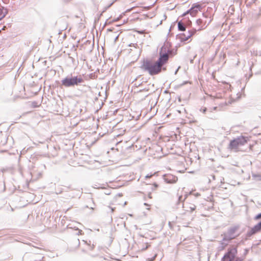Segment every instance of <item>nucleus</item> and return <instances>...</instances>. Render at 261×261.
<instances>
[{
	"instance_id": "obj_17",
	"label": "nucleus",
	"mask_w": 261,
	"mask_h": 261,
	"mask_svg": "<svg viewBox=\"0 0 261 261\" xmlns=\"http://www.w3.org/2000/svg\"><path fill=\"white\" fill-rule=\"evenodd\" d=\"M206 108L203 109L202 110V112L204 113L206 112Z\"/></svg>"
},
{
	"instance_id": "obj_12",
	"label": "nucleus",
	"mask_w": 261,
	"mask_h": 261,
	"mask_svg": "<svg viewBox=\"0 0 261 261\" xmlns=\"http://www.w3.org/2000/svg\"><path fill=\"white\" fill-rule=\"evenodd\" d=\"M75 247L72 248H71V250L73 251L75 250L76 248L79 247L80 245V240L78 239L74 243Z\"/></svg>"
},
{
	"instance_id": "obj_11",
	"label": "nucleus",
	"mask_w": 261,
	"mask_h": 261,
	"mask_svg": "<svg viewBox=\"0 0 261 261\" xmlns=\"http://www.w3.org/2000/svg\"><path fill=\"white\" fill-rule=\"evenodd\" d=\"M178 28L180 31H185L186 30V28L184 27L183 23L180 21L178 22Z\"/></svg>"
},
{
	"instance_id": "obj_2",
	"label": "nucleus",
	"mask_w": 261,
	"mask_h": 261,
	"mask_svg": "<svg viewBox=\"0 0 261 261\" xmlns=\"http://www.w3.org/2000/svg\"><path fill=\"white\" fill-rule=\"evenodd\" d=\"M241 234L240 230V226L234 225L230 227L227 231L225 232L222 236L224 241H229L239 237Z\"/></svg>"
},
{
	"instance_id": "obj_24",
	"label": "nucleus",
	"mask_w": 261,
	"mask_h": 261,
	"mask_svg": "<svg viewBox=\"0 0 261 261\" xmlns=\"http://www.w3.org/2000/svg\"><path fill=\"white\" fill-rule=\"evenodd\" d=\"M212 20V19H211L210 20V22H211Z\"/></svg>"
},
{
	"instance_id": "obj_15",
	"label": "nucleus",
	"mask_w": 261,
	"mask_h": 261,
	"mask_svg": "<svg viewBox=\"0 0 261 261\" xmlns=\"http://www.w3.org/2000/svg\"><path fill=\"white\" fill-rule=\"evenodd\" d=\"M261 219V213L258 214V215H257L255 217V218H254L255 220H258V219Z\"/></svg>"
},
{
	"instance_id": "obj_19",
	"label": "nucleus",
	"mask_w": 261,
	"mask_h": 261,
	"mask_svg": "<svg viewBox=\"0 0 261 261\" xmlns=\"http://www.w3.org/2000/svg\"><path fill=\"white\" fill-rule=\"evenodd\" d=\"M144 205H146V206H149V204H148L147 203H144Z\"/></svg>"
},
{
	"instance_id": "obj_25",
	"label": "nucleus",
	"mask_w": 261,
	"mask_h": 261,
	"mask_svg": "<svg viewBox=\"0 0 261 261\" xmlns=\"http://www.w3.org/2000/svg\"><path fill=\"white\" fill-rule=\"evenodd\" d=\"M112 211L113 212L114 211V209L113 208H112Z\"/></svg>"
},
{
	"instance_id": "obj_22",
	"label": "nucleus",
	"mask_w": 261,
	"mask_h": 261,
	"mask_svg": "<svg viewBox=\"0 0 261 261\" xmlns=\"http://www.w3.org/2000/svg\"><path fill=\"white\" fill-rule=\"evenodd\" d=\"M163 70H166V68H163Z\"/></svg>"
},
{
	"instance_id": "obj_6",
	"label": "nucleus",
	"mask_w": 261,
	"mask_h": 261,
	"mask_svg": "<svg viewBox=\"0 0 261 261\" xmlns=\"http://www.w3.org/2000/svg\"><path fill=\"white\" fill-rule=\"evenodd\" d=\"M261 231V221L251 227L247 232L248 237Z\"/></svg>"
},
{
	"instance_id": "obj_3",
	"label": "nucleus",
	"mask_w": 261,
	"mask_h": 261,
	"mask_svg": "<svg viewBox=\"0 0 261 261\" xmlns=\"http://www.w3.org/2000/svg\"><path fill=\"white\" fill-rule=\"evenodd\" d=\"M249 140L248 137L241 136L231 140L229 144V148L238 151L239 147L246 144Z\"/></svg>"
},
{
	"instance_id": "obj_14",
	"label": "nucleus",
	"mask_w": 261,
	"mask_h": 261,
	"mask_svg": "<svg viewBox=\"0 0 261 261\" xmlns=\"http://www.w3.org/2000/svg\"><path fill=\"white\" fill-rule=\"evenodd\" d=\"M203 23V21L201 19H198L196 21V23L198 25L200 26Z\"/></svg>"
},
{
	"instance_id": "obj_4",
	"label": "nucleus",
	"mask_w": 261,
	"mask_h": 261,
	"mask_svg": "<svg viewBox=\"0 0 261 261\" xmlns=\"http://www.w3.org/2000/svg\"><path fill=\"white\" fill-rule=\"evenodd\" d=\"M237 253V249L236 248H230L228 250L223 258L222 261H243V260L239 257L235 258V256Z\"/></svg>"
},
{
	"instance_id": "obj_5",
	"label": "nucleus",
	"mask_w": 261,
	"mask_h": 261,
	"mask_svg": "<svg viewBox=\"0 0 261 261\" xmlns=\"http://www.w3.org/2000/svg\"><path fill=\"white\" fill-rule=\"evenodd\" d=\"M81 82L82 79L80 78L77 79V77H66L62 81V83L65 87H70L77 85L78 83Z\"/></svg>"
},
{
	"instance_id": "obj_18",
	"label": "nucleus",
	"mask_w": 261,
	"mask_h": 261,
	"mask_svg": "<svg viewBox=\"0 0 261 261\" xmlns=\"http://www.w3.org/2000/svg\"><path fill=\"white\" fill-rule=\"evenodd\" d=\"M189 13H187V11L186 12H185L184 14H183V16H185L187 14H189Z\"/></svg>"
},
{
	"instance_id": "obj_10",
	"label": "nucleus",
	"mask_w": 261,
	"mask_h": 261,
	"mask_svg": "<svg viewBox=\"0 0 261 261\" xmlns=\"http://www.w3.org/2000/svg\"><path fill=\"white\" fill-rule=\"evenodd\" d=\"M187 209H189V211L192 212L196 209V205L193 203H188L186 204L185 206Z\"/></svg>"
},
{
	"instance_id": "obj_23",
	"label": "nucleus",
	"mask_w": 261,
	"mask_h": 261,
	"mask_svg": "<svg viewBox=\"0 0 261 261\" xmlns=\"http://www.w3.org/2000/svg\"><path fill=\"white\" fill-rule=\"evenodd\" d=\"M154 186H155V187H158V186L156 184H154Z\"/></svg>"
},
{
	"instance_id": "obj_21",
	"label": "nucleus",
	"mask_w": 261,
	"mask_h": 261,
	"mask_svg": "<svg viewBox=\"0 0 261 261\" xmlns=\"http://www.w3.org/2000/svg\"><path fill=\"white\" fill-rule=\"evenodd\" d=\"M203 15L205 17H207V16L206 15H205L204 14H203Z\"/></svg>"
},
{
	"instance_id": "obj_7",
	"label": "nucleus",
	"mask_w": 261,
	"mask_h": 261,
	"mask_svg": "<svg viewBox=\"0 0 261 261\" xmlns=\"http://www.w3.org/2000/svg\"><path fill=\"white\" fill-rule=\"evenodd\" d=\"M201 10V5L195 3L194 4L192 7V8L187 11V13H189L190 15L194 17L198 13V11H200Z\"/></svg>"
},
{
	"instance_id": "obj_16",
	"label": "nucleus",
	"mask_w": 261,
	"mask_h": 261,
	"mask_svg": "<svg viewBox=\"0 0 261 261\" xmlns=\"http://www.w3.org/2000/svg\"><path fill=\"white\" fill-rule=\"evenodd\" d=\"M76 230L77 231V232L76 233V234L77 235H80V234H81V230L79 229H77Z\"/></svg>"
},
{
	"instance_id": "obj_9",
	"label": "nucleus",
	"mask_w": 261,
	"mask_h": 261,
	"mask_svg": "<svg viewBox=\"0 0 261 261\" xmlns=\"http://www.w3.org/2000/svg\"><path fill=\"white\" fill-rule=\"evenodd\" d=\"M7 13L8 10L7 9L4 7H0V20L4 18Z\"/></svg>"
},
{
	"instance_id": "obj_1",
	"label": "nucleus",
	"mask_w": 261,
	"mask_h": 261,
	"mask_svg": "<svg viewBox=\"0 0 261 261\" xmlns=\"http://www.w3.org/2000/svg\"><path fill=\"white\" fill-rule=\"evenodd\" d=\"M169 54L170 51L167 50L165 47L163 46L159 53L158 60L154 63L149 61H144L142 68L147 70L151 75L158 74L161 72L162 67L167 63Z\"/></svg>"
},
{
	"instance_id": "obj_8",
	"label": "nucleus",
	"mask_w": 261,
	"mask_h": 261,
	"mask_svg": "<svg viewBox=\"0 0 261 261\" xmlns=\"http://www.w3.org/2000/svg\"><path fill=\"white\" fill-rule=\"evenodd\" d=\"M177 177L172 174H168L165 177V180L167 182L170 184L175 183L177 181Z\"/></svg>"
},
{
	"instance_id": "obj_13",
	"label": "nucleus",
	"mask_w": 261,
	"mask_h": 261,
	"mask_svg": "<svg viewBox=\"0 0 261 261\" xmlns=\"http://www.w3.org/2000/svg\"><path fill=\"white\" fill-rule=\"evenodd\" d=\"M195 31H192L190 33V35H189L187 37H186V39H185V40H187L189 38H190L192 36H193L195 34ZM182 39H184V38H181Z\"/></svg>"
},
{
	"instance_id": "obj_20",
	"label": "nucleus",
	"mask_w": 261,
	"mask_h": 261,
	"mask_svg": "<svg viewBox=\"0 0 261 261\" xmlns=\"http://www.w3.org/2000/svg\"><path fill=\"white\" fill-rule=\"evenodd\" d=\"M185 36V34H181V36Z\"/></svg>"
}]
</instances>
